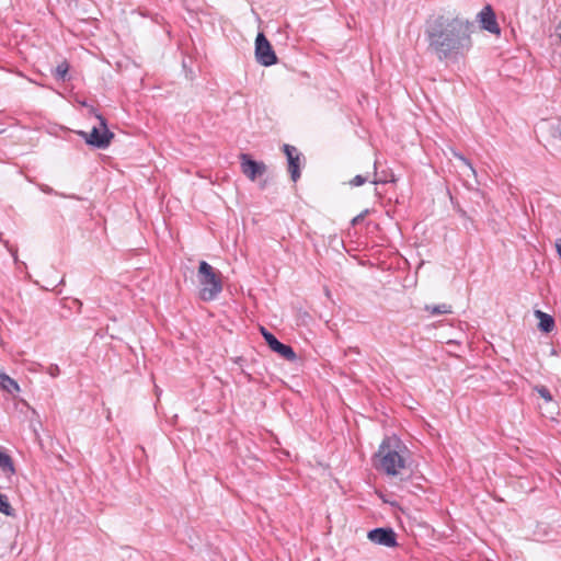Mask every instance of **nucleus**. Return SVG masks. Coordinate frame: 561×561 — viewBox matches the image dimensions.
Here are the masks:
<instances>
[{
  "instance_id": "nucleus-22",
  "label": "nucleus",
  "mask_w": 561,
  "mask_h": 561,
  "mask_svg": "<svg viewBox=\"0 0 561 561\" xmlns=\"http://www.w3.org/2000/svg\"><path fill=\"white\" fill-rule=\"evenodd\" d=\"M556 249H557L558 255L561 259V239H557V241H556Z\"/></svg>"
},
{
  "instance_id": "nucleus-6",
  "label": "nucleus",
  "mask_w": 561,
  "mask_h": 561,
  "mask_svg": "<svg viewBox=\"0 0 561 561\" xmlns=\"http://www.w3.org/2000/svg\"><path fill=\"white\" fill-rule=\"evenodd\" d=\"M266 344L268 347L279 354L283 358L294 362L297 358V355L291 346L286 345L282 342H279L274 334H272L270 331H267L264 327H261L260 329Z\"/></svg>"
},
{
  "instance_id": "nucleus-14",
  "label": "nucleus",
  "mask_w": 561,
  "mask_h": 561,
  "mask_svg": "<svg viewBox=\"0 0 561 561\" xmlns=\"http://www.w3.org/2000/svg\"><path fill=\"white\" fill-rule=\"evenodd\" d=\"M69 71V64L64 60L54 69L53 75L55 79L66 81Z\"/></svg>"
},
{
  "instance_id": "nucleus-1",
  "label": "nucleus",
  "mask_w": 561,
  "mask_h": 561,
  "mask_svg": "<svg viewBox=\"0 0 561 561\" xmlns=\"http://www.w3.org/2000/svg\"><path fill=\"white\" fill-rule=\"evenodd\" d=\"M474 31V22L450 12L432 14L424 25L428 50L440 61L466 57L472 49Z\"/></svg>"
},
{
  "instance_id": "nucleus-23",
  "label": "nucleus",
  "mask_w": 561,
  "mask_h": 561,
  "mask_svg": "<svg viewBox=\"0 0 561 561\" xmlns=\"http://www.w3.org/2000/svg\"><path fill=\"white\" fill-rule=\"evenodd\" d=\"M371 183L374 184H378V183H386L387 180H377L376 178L374 180L370 181Z\"/></svg>"
},
{
  "instance_id": "nucleus-24",
  "label": "nucleus",
  "mask_w": 561,
  "mask_h": 561,
  "mask_svg": "<svg viewBox=\"0 0 561 561\" xmlns=\"http://www.w3.org/2000/svg\"><path fill=\"white\" fill-rule=\"evenodd\" d=\"M374 170H377V162H376V161H375V163H374ZM376 174H377V171H374V175H375V176H376Z\"/></svg>"
},
{
  "instance_id": "nucleus-4",
  "label": "nucleus",
  "mask_w": 561,
  "mask_h": 561,
  "mask_svg": "<svg viewBox=\"0 0 561 561\" xmlns=\"http://www.w3.org/2000/svg\"><path fill=\"white\" fill-rule=\"evenodd\" d=\"M89 113L93 114L99 119V126H93L91 131H78V135L85 140V142L98 149H106L112 139L114 138V134L107 128L106 119L99 113H96L93 106H90Z\"/></svg>"
},
{
  "instance_id": "nucleus-11",
  "label": "nucleus",
  "mask_w": 561,
  "mask_h": 561,
  "mask_svg": "<svg viewBox=\"0 0 561 561\" xmlns=\"http://www.w3.org/2000/svg\"><path fill=\"white\" fill-rule=\"evenodd\" d=\"M535 316L539 320L538 328L540 331H542L545 333H550L553 331V329L556 327V322H554V319L550 314H548L541 310H536Z\"/></svg>"
},
{
  "instance_id": "nucleus-7",
  "label": "nucleus",
  "mask_w": 561,
  "mask_h": 561,
  "mask_svg": "<svg viewBox=\"0 0 561 561\" xmlns=\"http://www.w3.org/2000/svg\"><path fill=\"white\" fill-rule=\"evenodd\" d=\"M367 538L375 545L383 546L387 548H394L398 546L397 534L390 527H378L368 531Z\"/></svg>"
},
{
  "instance_id": "nucleus-17",
  "label": "nucleus",
  "mask_w": 561,
  "mask_h": 561,
  "mask_svg": "<svg viewBox=\"0 0 561 561\" xmlns=\"http://www.w3.org/2000/svg\"><path fill=\"white\" fill-rule=\"evenodd\" d=\"M534 390L546 401L552 402V394L546 386L537 385L534 387Z\"/></svg>"
},
{
  "instance_id": "nucleus-5",
  "label": "nucleus",
  "mask_w": 561,
  "mask_h": 561,
  "mask_svg": "<svg viewBox=\"0 0 561 561\" xmlns=\"http://www.w3.org/2000/svg\"><path fill=\"white\" fill-rule=\"evenodd\" d=\"M255 58L260 65L265 67L277 62L276 54L263 33H259L255 38Z\"/></svg>"
},
{
  "instance_id": "nucleus-18",
  "label": "nucleus",
  "mask_w": 561,
  "mask_h": 561,
  "mask_svg": "<svg viewBox=\"0 0 561 561\" xmlns=\"http://www.w3.org/2000/svg\"><path fill=\"white\" fill-rule=\"evenodd\" d=\"M368 176H364V175H360V174H357L355 175L351 181H350V185L351 186H360V185H364L366 182H368Z\"/></svg>"
},
{
  "instance_id": "nucleus-13",
  "label": "nucleus",
  "mask_w": 561,
  "mask_h": 561,
  "mask_svg": "<svg viewBox=\"0 0 561 561\" xmlns=\"http://www.w3.org/2000/svg\"><path fill=\"white\" fill-rule=\"evenodd\" d=\"M0 469L5 473L13 474L15 468L12 458L0 449Z\"/></svg>"
},
{
  "instance_id": "nucleus-3",
  "label": "nucleus",
  "mask_w": 561,
  "mask_h": 561,
  "mask_svg": "<svg viewBox=\"0 0 561 561\" xmlns=\"http://www.w3.org/2000/svg\"><path fill=\"white\" fill-rule=\"evenodd\" d=\"M197 279L201 286L199 298L203 301L215 300L222 291L221 273L206 261L199 262Z\"/></svg>"
},
{
  "instance_id": "nucleus-10",
  "label": "nucleus",
  "mask_w": 561,
  "mask_h": 561,
  "mask_svg": "<svg viewBox=\"0 0 561 561\" xmlns=\"http://www.w3.org/2000/svg\"><path fill=\"white\" fill-rule=\"evenodd\" d=\"M284 153L288 161V172L294 182L300 178V153L296 147L291 145H284Z\"/></svg>"
},
{
  "instance_id": "nucleus-25",
  "label": "nucleus",
  "mask_w": 561,
  "mask_h": 561,
  "mask_svg": "<svg viewBox=\"0 0 561 561\" xmlns=\"http://www.w3.org/2000/svg\"><path fill=\"white\" fill-rule=\"evenodd\" d=\"M10 253H12V255L14 256V259H16V250L13 252V250H10Z\"/></svg>"
},
{
  "instance_id": "nucleus-20",
  "label": "nucleus",
  "mask_w": 561,
  "mask_h": 561,
  "mask_svg": "<svg viewBox=\"0 0 561 561\" xmlns=\"http://www.w3.org/2000/svg\"><path fill=\"white\" fill-rule=\"evenodd\" d=\"M455 156H456L460 161H462V162H463V163H465V164H466V165L471 170V172H472L473 174L476 173V171H474V169H473L472 164L470 163V161H469L468 159H466L463 156L458 154V153H456Z\"/></svg>"
},
{
  "instance_id": "nucleus-9",
  "label": "nucleus",
  "mask_w": 561,
  "mask_h": 561,
  "mask_svg": "<svg viewBox=\"0 0 561 561\" xmlns=\"http://www.w3.org/2000/svg\"><path fill=\"white\" fill-rule=\"evenodd\" d=\"M478 22L481 28L488 31L491 34L499 35L501 28L496 21L495 13L490 4L483 7V9L477 15Z\"/></svg>"
},
{
  "instance_id": "nucleus-16",
  "label": "nucleus",
  "mask_w": 561,
  "mask_h": 561,
  "mask_svg": "<svg viewBox=\"0 0 561 561\" xmlns=\"http://www.w3.org/2000/svg\"><path fill=\"white\" fill-rule=\"evenodd\" d=\"M0 513L7 516H14V510L9 503L8 496L0 493Z\"/></svg>"
},
{
  "instance_id": "nucleus-21",
  "label": "nucleus",
  "mask_w": 561,
  "mask_h": 561,
  "mask_svg": "<svg viewBox=\"0 0 561 561\" xmlns=\"http://www.w3.org/2000/svg\"><path fill=\"white\" fill-rule=\"evenodd\" d=\"M48 373H49V375H50L51 377H56V376H58V374H59V367H58L57 365H51V366L49 367V371H48Z\"/></svg>"
},
{
  "instance_id": "nucleus-26",
  "label": "nucleus",
  "mask_w": 561,
  "mask_h": 561,
  "mask_svg": "<svg viewBox=\"0 0 561 561\" xmlns=\"http://www.w3.org/2000/svg\"><path fill=\"white\" fill-rule=\"evenodd\" d=\"M10 253H12V255L14 256V259H16V250L13 252V250H10Z\"/></svg>"
},
{
  "instance_id": "nucleus-8",
  "label": "nucleus",
  "mask_w": 561,
  "mask_h": 561,
  "mask_svg": "<svg viewBox=\"0 0 561 561\" xmlns=\"http://www.w3.org/2000/svg\"><path fill=\"white\" fill-rule=\"evenodd\" d=\"M240 159L242 173L251 181L265 173L266 165L264 162L255 161L247 153H242Z\"/></svg>"
},
{
  "instance_id": "nucleus-15",
  "label": "nucleus",
  "mask_w": 561,
  "mask_h": 561,
  "mask_svg": "<svg viewBox=\"0 0 561 561\" xmlns=\"http://www.w3.org/2000/svg\"><path fill=\"white\" fill-rule=\"evenodd\" d=\"M425 310L431 314H446L451 312V307L447 304H440L435 306H425Z\"/></svg>"
},
{
  "instance_id": "nucleus-27",
  "label": "nucleus",
  "mask_w": 561,
  "mask_h": 561,
  "mask_svg": "<svg viewBox=\"0 0 561 561\" xmlns=\"http://www.w3.org/2000/svg\"><path fill=\"white\" fill-rule=\"evenodd\" d=\"M560 27H561V21H560Z\"/></svg>"
},
{
  "instance_id": "nucleus-2",
  "label": "nucleus",
  "mask_w": 561,
  "mask_h": 561,
  "mask_svg": "<svg viewBox=\"0 0 561 561\" xmlns=\"http://www.w3.org/2000/svg\"><path fill=\"white\" fill-rule=\"evenodd\" d=\"M400 442L397 438H385L375 457L377 470L388 476H398L405 468V460L399 451Z\"/></svg>"
},
{
  "instance_id": "nucleus-12",
  "label": "nucleus",
  "mask_w": 561,
  "mask_h": 561,
  "mask_svg": "<svg viewBox=\"0 0 561 561\" xmlns=\"http://www.w3.org/2000/svg\"><path fill=\"white\" fill-rule=\"evenodd\" d=\"M0 388L11 396L20 392L19 383L4 373H0Z\"/></svg>"
},
{
  "instance_id": "nucleus-19",
  "label": "nucleus",
  "mask_w": 561,
  "mask_h": 561,
  "mask_svg": "<svg viewBox=\"0 0 561 561\" xmlns=\"http://www.w3.org/2000/svg\"><path fill=\"white\" fill-rule=\"evenodd\" d=\"M367 214H368V210L366 209V210L362 211L360 214H358L357 216H355L351 221L352 226H356L359 222H362Z\"/></svg>"
}]
</instances>
